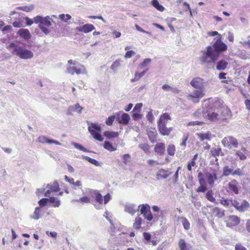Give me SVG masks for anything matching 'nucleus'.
<instances>
[{"label": "nucleus", "mask_w": 250, "mask_h": 250, "mask_svg": "<svg viewBox=\"0 0 250 250\" xmlns=\"http://www.w3.org/2000/svg\"><path fill=\"white\" fill-rule=\"evenodd\" d=\"M207 189V188L205 186H201L200 187H198L196 189V192H205Z\"/></svg>", "instance_id": "nucleus-60"}, {"label": "nucleus", "mask_w": 250, "mask_h": 250, "mask_svg": "<svg viewBox=\"0 0 250 250\" xmlns=\"http://www.w3.org/2000/svg\"><path fill=\"white\" fill-rule=\"evenodd\" d=\"M206 197L210 202L218 204V202H216L215 198L213 197V193L212 190H209L207 192Z\"/></svg>", "instance_id": "nucleus-30"}, {"label": "nucleus", "mask_w": 250, "mask_h": 250, "mask_svg": "<svg viewBox=\"0 0 250 250\" xmlns=\"http://www.w3.org/2000/svg\"><path fill=\"white\" fill-rule=\"evenodd\" d=\"M181 219H182V224L184 229L186 230H188L190 227V224L188 221L185 217H182Z\"/></svg>", "instance_id": "nucleus-47"}, {"label": "nucleus", "mask_w": 250, "mask_h": 250, "mask_svg": "<svg viewBox=\"0 0 250 250\" xmlns=\"http://www.w3.org/2000/svg\"><path fill=\"white\" fill-rule=\"evenodd\" d=\"M210 153L214 157L223 155L222 149L220 147H212L210 150Z\"/></svg>", "instance_id": "nucleus-29"}, {"label": "nucleus", "mask_w": 250, "mask_h": 250, "mask_svg": "<svg viewBox=\"0 0 250 250\" xmlns=\"http://www.w3.org/2000/svg\"><path fill=\"white\" fill-rule=\"evenodd\" d=\"M72 145L76 148L80 150H82L83 151H84V152H87V150L84 148L83 146H82V145H80L79 144H78V143H74V142H73L72 143Z\"/></svg>", "instance_id": "nucleus-50"}, {"label": "nucleus", "mask_w": 250, "mask_h": 250, "mask_svg": "<svg viewBox=\"0 0 250 250\" xmlns=\"http://www.w3.org/2000/svg\"><path fill=\"white\" fill-rule=\"evenodd\" d=\"M94 29V26L91 24H85L81 27L77 28V30L78 31L84 32L85 33L91 32Z\"/></svg>", "instance_id": "nucleus-23"}, {"label": "nucleus", "mask_w": 250, "mask_h": 250, "mask_svg": "<svg viewBox=\"0 0 250 250\" xmlns=\"http://www.w3.org/2000/svg\"><path fill=\"white\" fill-rule=\"evenodd\" d=\"M138 208H141V214L143 215L146 219L149 221L153 219V215L150 211V207L148 205H140Z\"/></svg>", "instance_id": "nucleus-10"}, {"label": "nucleus", "mask_w": 250, "mask_h": 250, "mask_svg": "<svg viewBox=\"0 0 250 250\" xmlns=\"http://www.w3.org/2000/svg\"><path fill=\"white\" fill-rule=\"evenodd\" d=\"M83 109V107L80 105L79 104H76L74 105L70 106L67 111V114L68 115L71 114L72 112H77L78 113L80 114L82 113V109Z\"/></svg>", "instance_id": "nucleus-21"}, {"label": "nucleus", "mask_w": 250, "mask_h": 250, "mask_svg": "<svg viewBox=\"0 0 250 250\" xmlns=\"http://www.w3.org/2000/svg\"><path fill=\"white\" fill-rule=\"evenodd\" d=\"M240 218L235 215H230L227 222V226L229 228L235 227L240 223Z\"/></svg>", "instance_id": "nucleus-15"}, {"label": "nucleus", "mask_w": 250, "mask_h": 250, "mask_svg": "<svg viewBox=\"0 0 250 250\" xmlns=\"http://www.w3.org/2000/svg\"><path fill=\"white\" fill-rule=\"evenodd\" d=\"M93 194L95 196L96 201L99 203V204L101 205L103 203V196L101 193L99 192V191L94 190Z\"/></svg>", "instance_id": "nucleus-33"}, {"label": "nucleus", "mask_w": 250, "mask_h": 250, "mask_svg": "<svg viewBox=\"0 0 250 250\" xmlns=\"http://www.w3.org/2000/svg\"><path fill=\"white\" fill-rule=\"evenodd\" d=\"M250 207L249 203L246 200H243L240 204L237 209L239 211L244 212Z\"/></svg>", "instance_id": "nucleus-28"}, {"label": "nucleus", "mask_w": 250, "mask_h": 250, "mask_svg": "<svg viewBox=\"0 0 250 250\" xmlns=\"http://www.w3.org/2000/svg\"><path fill=\"white\" fill-rule=\"evenodd\" d=\"M34 8V5H30L29 6H20L17 8V9L25 11V12H30L33 10Z\"/></svg>", "instance_id": "nucleus-38"}, {"label": "nucleus", "mask_w": 250, "mask_h": 250, "mask_svg": "<svg viewBox=\"0 0 250 250\" xmlns=\"http://www.w3.org/2000/svg\"><path fill=\"white\" fill-rule=\"evenodd\" d=\"M205 112H206V111L204 109H200L197 110L196 112L194 113L193 116L200 119L202 118H204L203 116V114H204Z\"/></svg>", "instance_id": "nucleus-44"}, {"label": "nucleus", "mask_w": 250, "mask_h": 250, "mask_svg": "<svg viewBox=\"0 0 250 250\" xmlns=\"http://www.w3.org/2000/svg\"><path fill=\"white\" fill-rule=\"evenodd\" d=\"M143 104L142 103L137 104L133 108V112H140L141 111Z\"/></svg>", "instance_id": "nucleus-53"}, {"label": "nucleus", "mask_w": 250, "mask_h": 250, "mask_svg": "<svg viewBox=\"0 0 250 250\" xmlns=\"http://www.w3.org/2000/svg\"><path fill=\"white\" fill-rule=\"evenodd\" d=\"M139 147L144 151L145 152L147 153L149 151L150 147L147 144H141L139 145Z\"/></svg>", "instance_id": "nucleus-46"}, {"label": "nucleus", "mask_w": 250, "mask_h": 250, "mask_svg": "<svg viewBox=\"0 0 250 250\" xmlns=\"http://www.w3.org/2000/svg\"><path fill=\"white\" fill-rule=\"evenodd\" d=\"M59 18L64 22H67V21L71 19V16L69 14H62L59 16Z\"/></svg>", "instance_id": "nucleus-41"}, {"label": "nucleus", "mask_w": 250, "mask_h": 250, "mask_svg": "<svg viewBox=\"0 0 250 250\" xmlns=\"http://www.w3.org/2000/svg\"><path fill=\"white\" fill-rule=\"evenodd\" d=\"M88 130L93 138L99 141H102L104 139L100 133L101 130L100 125L97 123L89 124V123H88Z\"/></svg>", "instance_id": "nucleus-5"}, {"label": "nucleus", "mask_w": 250, "mask_h": 250, "mask_svg": "<svg viewBox=\"0 0 250 250\" xmlns=\"http://www.w3.org/2000/svg\"><path fill=\"white\" fill-rule=\"evenodd\" d=\"M48 202V198H42L38 202V204H39V205L41 207H43V206H45L47 204Z\"/></svg>", "instance_id": "nucleus-55"}, {"label": "nucleus", "mask_w": 250, "mask_h": 250, "mask_svg": "<svg viewBox=\"0 0 250 250\" xmlns=\"http://www.w3.org/2000/svg\"><path fill=\"white\" fill-rule=\"evenodd\" d=\"M221 143L223 146L229 149L232 148H236L238 146V142L237 140L233 136H229L224 138Z\"/></svg>", "instance_id": "nucleus-7"}, {"label": "nucleus", "mask_w": 250, "mask_h": 250, "mask_svg": "<svg viewBox=\"0 0 250 250\" xmlns=\"http://www.w3.org/2000/svg\"><path fill=\"white\" fill-rule=\"evenodd\" d=\"M167 153L170 156H173L175 152V147L173 145H169L167 148Z\"/></svg>", "instance_id": "nucleus-39"}, {"label": "nucleus", "mask_w": 250, "mask_h": 250, "mask_svg": "<svg viewBox=\"0 0 250 250\" xmlns=\"http://www.w3.org/2000/svg\"><path fill=\"white\" fill-rule=\"evenodd\" d=\"M37 140H38V142L42 143V144H46V143H47L49 144H54L56 145H61V143H60L59 142H58L56 140H53L51 139L48 138L46 136H43V135L40 136L38 138Z\"/></svg>", "instance_id": "nucleus-17"}, {"label": "nucleus", "mask_w": 250, "mask_h": 250, "mask_svg": "<svg viewBox=\"0 0 250 250\" xmlns=\"http://www.w3.org/2000/svg\"><path fill=\"white\" fill-rule=\"evenodd\" d=\"M235 155L239 157V159L241 160H245L246 159L247 157L244 153L241 151L240 150H236L235 151Z\"/></svg>", "instance_id": "nucleus-52"}, {"label": "nucleus", "mask_w": 250, "mask_h": 250, "mask_svg": "<svg viewBox=\"0 0 250 250\" xmlns=\"http://www.w3.org/2000/svg\"><path fill=\"white\" fill-rule=\"evenodd\" d=\"M147 163L150 166L158 165L160 164L156 161H154L152 159H149L147 161Z\"/></svg>", "instance_id": "nucleus-63"}, {"label": "nucleus", "mask_w": 250, "mask_h": 250, "mask_svg": "<svg viewBox=\"0 0 250 250\" xmlns=\"http://www.w3.org/2000/svg\"><path fill=\"white\" fill-rule=\"evenodd\" d=\"M151 3H152V5L156 9H157L158 10H159L161 12H163L165 9L164 7L159 3V2L157 0H152V1H151Z\"/></svg>", "instance_id": "nucleus-32"}, {"label": "nucleus", "mask_w": 250, "mask_h": 250, "mask_svg": "<svg viewBox=\"0 0 250 250\" xmlns=\"http://www.w3.org/2000/svg\"><path fill=\"white\" fill-rule=\"evenodd\" d=\"M212 214L218 218H222L225 215L224 210H221L217 207H215L212 209Z\"/></svg>", "instance_id": "nucleus-27"}, {"label": "nucleus", "mask_w": 250, "mask_h": 250, "mask_svg": "<svg viewBox=\"0 0 250 250\" xmlns=\"http://www.w3.org/2000/svg\"><path fill=\"white\" fill-rule=\"evenodd\" d=\"M123 157V162L126 165L127 162L129 161L130 159V156L129 154H125L122 156Z\"/></svg>", "instance_id": "nucleus-54"}, {"label": "nucleus", "mask_w": 250, "mask_h": 250, "mask_svg": "<svg viewBox=\"0 0 250 250\" xmlns=\"http://www.w3.org/2000/svg\"><path fill=\"white\" fill-rule=\"evenodd\" d=\"M151 62V60L149 58L146 59L144 60V61L141 62L139 65V67L140 68H143L148 64H149Z\"/></svg>", "instance_id": "nucleus-42"}, {"label": "nucleus", "mask_w": 250, "mask_h": 250, "mask_svg": "<svg viewBox=\"0 0 250 250\" xmlns=\"http://www.w3.org/2000/svg\"><path fill=\"white\" fill-rule=\"evenodd\" d=\"M169 120H170V117L167 113L163 114L160 118L158 123V127L160 133L162 135H168L171 131V128L166 127L167 121Z\"/></svg>", "instance_id": "nucleus-4"}, {"label": "nucleus", "mask_w": 250, "mask_h": 250, "mask_svg": "<svg viewBox=\"0 0 250 250\" xmlns=\"http://www.w3.org/2000/svg\"><path fill=\"white\" fill-rule=\"evenodd\" d=\"M220 203L225 207H228L230 204V202L227 199L222 198L221 200H220Z\"/></svg>", "instance_id": "nucleus-57"}, {"label": "nucleus", "mask_w": 250, "mask_h": 250, "mask_svg": "<svg viewBox=\"0 0 250 250\" xmlns=\"http://www.w3.org/2000/svg\"><path fill=\"white\" fill-rule=\"evenodd\" d=\"M221 102H216L214 103V106L211 111H206L203 116L208 118L211 121L222 122L227 120L231 117L230 111L226 105H221Z\"/></svg>", "instance_id": "nucleus-2"}, {"label": "nucleus", "mask_w": 250, "mask_h": 250, "mask_svg": "<svg viewBox=\"0 0 250 250\" xmlns=\"http://www.w3.org/2000/svg\"><path fill=\"white\" fill-rule=\"evenodd\" d=\"M188 137H189V133H184V134L183 135V138H182V141L180 143L181 146H183L184 148L186 147V146H187L186 142H187V141L188 140Z\"/></svg>", "instance_id": "nucleus-40"}, {"label": "nucleus", "mask_w": 250, "mask_h": 250, "mask_svg": "<svg viewBox=\"0 0 250 250\" xmlns=\"http://www.w3.org/2000/svg\"><path fill=\"white\" fill-rule=\"evenodd\" d=\"M18 34L22 38L25 40H28L31 38V35L29 30L27 29L21 28L20 29Z\"/></svg>", "instance_id": "nucleus-24"}, {"label": "nucleus", "mask_w": 250, "mask_h": 250, "mask_svg": "<svg viewBox=\"0 0 250 250\" xmlns=\"http://www.w3.org/2000/svg\"><path fill=\"white\" fill-rule=\"evenodd\" d=\"M171 174L168 170L161 168L158 170L156 174V177L157 180L167 178Z\"/></svg>", "instance_id": "nucleus-19"}, {"label": "nucleus", "mask_w": 250, "mask_h": 250, "mask_svg": "<svg viewBox=\"0 0 250 250\" xmlns=\"http://www.w3.org/2000/svg\"><path fill=\"white\" fill-rule=\"evenodd\" d=\"M117 119V115H113L111 116L110 117H109L107 119L106 121V124L108 125H112L115 119Z\"/></svg>", "instance_id": "nucleus-49"}, {"label": "nucleus", "mask_w": 250, "mask_h": 250, "mask_svg": "<svg viewBox=\"0 0 250 250\" xmlns=\"http://www.w3.org/2000/svg\"><path fill=\"white\" fill-rule=\"evenodd\" d=\"M104 147L110 151H114L116 150V148L114 147L110 142L107 141L104 142Z\"/></svg>", "instance_id": "nucleus-35"}, {"label": "nucleus", "mask_w": 250, "mask_h": 250, "mask_svg": "<svg viewBox=\"0 0 250 250\" xmlns=\"http://www.w3.org/2000/svg\"><path fill=\"white\" fill-rule=\"evenodd\" d=\"M135 54V52L133 50L127 51L125 55V58H130L133 55Z\"/></svg>", "instance_id": "nucleus-58"}, {"label": "nucleus", "mask_w": 250, "mask_h": 250, "mask_svg": "<svg viewBox=\"0 0 250 250\" xmlns=\"http://www.w3.org/2000/svg\"><path fill=\"white\" fill-rule=\"evenodd\" d=\"M154 150L157 154L162 155L165 152V145L163 143H157L154 147Z\"/></svg>", "instance_id": "nucleus-22"}, {"label": "nucleus", "mask_w": 250, "mask_h": 250, "mask_svg": "<svg viewBox=\"0 0 250 250\" xmlns=\"http://www.w3.org/2000/svg\"><path fill=\"white\" fill-rule=\"evenodd\" d=\"M216 40L212 45H208L206 50L201 52L202 55L199 60L202 64L211 65L218 59L221 52L226 51L227 45L221 41L220 36L214 39Z\"/></svg>", "instance_id": "nucleus-1"}, {"label": "nucleus", "mask_w": 250, "mask_h": 250, "mask_svg": "<svg viewBox=\"0 0 250 250\" xmlns=\"http://www.w3.org/2000/svg\"><path fill=\"white\" fill-rule=\"evenodd\" d=\"M228 62L224 60H221L218 62L216 64V69L218 70H224L228 67Z\"/></svg>", "instance_id": "nucleus-25"}, {"label": "nucleus", "mask_w": 250, "mask_h": 250, "mask_svg": "<svg viewBox=\"0 0 250 250\" xmlns=\"http://www.w3.org/2000/svg\"><path fill=\"white\" fill-rule=\"evenodd\" d=\"M142 219L141 217L137 216L135 218V222L133 224V227L136 229H139L141 227Z\"/></svg>", "instance_id": "nucleus-34"}, {"label": "nucleus", "mask_w": 250, "mask_h": 250, "mask_svg": "<svg viewBox=\"0 0 250 250\" xmlns=\"http://www.w3.org/2000/svg\"><path fill=\"white\" fill-rule=\"evenodd\" d=\"M46 187L48 189L44 193V196L46 197H49L51 192H57L60 190L59 184L56 181L47 184Z\"/></svg>", "instance_id": "nucleus-12"}, {"label": "nucleus", "mask_w": 250, "mask_h": 250, "mask_svg": "<svg viewBox=\"0 0 250 250\" xmlns=\"http://www.w3.org/2000/svg\"><path fill=\"white\" fill-rule=\"evenodd\" d=\"M172 87L167 84H165L162 86V89L166 91L171 92Z\"/></svg>", "instance_id": "nucleus-61"}, {"label": "nucleus", "mask_w": 250, "mask_h": 250, "mask_svg": "<svg viewBox=\"0 0 250 250\" xmlns=\"http://www.w3.org/2000/svg\"><path fill=\"white\" fill-rule=\"evenodd\" d=\"M179 247L180 250H188L187 244L184 239H180L179 241Z\"/></svg>", "instance_id": "nucleus-37"}, {"label": "nucleus", "mask_w": 250, "mask_h": 250, "mask_svg": "<svg viewBox=\"0 0 250 250\" xmlns=\"http://www.w3.org/2000/svg\"><path fill=\"white\" fill-rule=\"evenodd\" d=\"M52 19L49 16L43 17L41 16H37L34 18V21L35 23L39 24V27H49L51 25Z\"/></svg>", "instance_id": "nucleus-8"}, {"label": "nucleus", "mask_w": 250, "mask_h": 250, "mask_svg": "<svg viewBox=\"0 0 250 250\" xmlns=\"http://www.w3.org/2000/svg\"><path fill=\"white\" fill-rule=\"evenodd\" d=\"M196 135L201 141H203L205 140L209 141L211 139V134L209 132L207 133H198Z\"/></svg>", "instance_id": "nucleus-26"}, {"label": "nucleus", "mask_w": 250, "mask_h": 250, "mask_svg": "<svg viewBox=\"0 0 250 250\" xmlns=\"http://www.w3.org/2000/svg\"><path fill=\"white\" fill-rule=\"evenodd\" d=\"M40 217V208L37 207L35 208L32 218L35 220H38Z\"/></svg>", "instance_id": "nucleus-43"}, {"label": "nucleus", "mask_w": 250, "mask_h": 250, "mask_svg": "<svg viewBox=\"0 0 250 250\" xmlns=\"http://www.w3.org/2000/svg\"><path fill=\"white\" fill-rule=\"evenodd\" d=\"M238 187V183L236 180H232L228 184L229 189L236 194H238L239 193Z\"/></svg>", "instance_id": "nucleus-20"}, {"label": "nucleus", "mask_w": 250, "mask_h": 250, "mask_svg": "<svg viewBox=\"0 0 250 250\" xmlns=\"http://www.w3.org/2000/svg\"><path fill=\"white\" fill-rule=\"evenodd\" d=\"M139 208L138 207L137 208L136 205L135 204H128L125 206V211L131 215H133L136 212L139 211Z\"/></svg>", "instance_id": "nucleus-18"}, {"label": "nucleus", "mask_w": 250, "mask_h": 250, "mask_svg": "<svg viewBox=\"0 0 250 250\" xmlns=\"http://www.w3.org/2000/svg\"><path fill=\"white\" fill-rule=\"evenodd\" d=\"M190 84L191 85L196 89H202L204 87V82L203 79L196 77L190 82Z\"/></svg>", "instance_id": "nucleus-14"}, {"label": "nucleus", "mask_w": 250, "mask_h": 250, "mask_svg": "<svg viewBox=\"0 0 250 250\" xmlns=\"http://www.w3.org/2000/svg\"><path fill=\"white\" fill-rule=\"evenodd\" d=\"M7 48L12 49L11 53L21 59L29 60L34 57V53L30 50L14 42L10 43Z\"/></svg>", "instance_id": "nucleus-3"}, {"label": "nucleus", "mask_w": 250, "mask_h": 250, "mask_svg": "<svg viewBox=\"0 0 250 250\" xmlns=\"http://www.w3.org/2000/svg\"><path fill=\"white\" fill-rule=\"evenodd\" d=\"M235 250H247L245 247L243 246L240 244H237L235 245Z\"/></svg>", "instance_id": "nucleus-64"}, {"label": "nucleus", "mask_w": 250, "mask_h": 250, "mask_svg": "<svg viewBox=\"0 0 250 250\" xmlns=\"http://www.w3.org/2000/svg\"><path fill=\"white\" fill-rule=\"evenodd\" d=\"M66 73L72 75L75 73L79 75L81 74H85L86 73V71L83 65L78 64V65L76 66H67Z\"/></svg>", "instance_id": "nucleus-9"}, {"label": "nucleus", "mask_w": 250, "mask_h": 250, "mask_svg": "<svg viewBox=\"0 0 250 250\" xmlns=\"http://www.w3.org/2000/svg\"><path fill=\"white\" fill-rule=\"evenodd\" d=\"M132 116L133 119L135 121L140 119L142 118V115L139 114V112H133Z\"/></svg>", "instance_id": "nucleus-59"}, {"label": "nucleus", "mask_w": 250, "mask_h": 250, "mask_svg": "<svg viewBox=\"0 0 250 250\" xmlns=\"http://www.w3.org/2000/svg\"><path fill=\"white\" fill-rule=\"evenodd\" d=\"M230 203L231 205L234 207L237 210L241 203L237 202L236 200H231Z\"/></svg>", "instance_id": "nucleus-62"}, {"label": "nucleus", "mask_w": 250, "mask_h": 250, "mask_svg": "<svg viewBox=\"0 0 250 250\" xmlns=\"http://www.w3.org/2000/svg\"><path fill=\"white\" fill-rule=\"evenodd\" d=\"M74 201L79 202H81L83 203H88L90 202V199L87 196L80 198L78 199L74 200Z\"/></svg>", "instance_id": "nucleus-51"}, {"label": "nucleus", "mask_w": 250, "mask_h": 250, "mask_svg": "<svg viewBox=\"0 0 250 250\" xmlns=\"http://www.w3.org/2000/svg\"><path fill=\"white\" fill-rule=\"evenodd\" d=\"M84 159L87 160L88 162L90 163L91 164L96 166H99L100 164L98 161H97L96 160L92 159L90 158L88 156H85Z\"/></svg>", "instance_id": "nucleus-45"}, {"label": "nucleus", "mask_w": 250, "mask_h": 250, "mask_svg": "<svg viewBox=\"0 0 250 250\" xmlns=\"http://www.w3.org/2000/svg\"><path fill=\"white\" fill-rule=\"evenodd\" d=\"M205 94L202 90H194L193 92L186 96L188 101H191L194 103H197L199 102L200 99L204 97Z\"/></svg>", "instance_id": "nucleus-11"}, {"label": "nucleus", "mask_w": 250, "mask_h": 250, "mask_svg": "<svg viewBox=\"0 0 250 250\" xmlns=\"http://www.w3.org/2000/svg\"><path fill=\"white\" fill-rule=\"evenodd\" d=\"M48 201L54 204L53 207H59L61 205L60 201L54 197L49 198L48 199Z\"/></svg>", "instance_id": "nucleus-36"}, {"label": "nucleus", "mask_w": 250, "mask_h": 250, "mask_svg": "<svg viewBox=\"0 0 250 250\" xmlns=\"http://www.w3.org/2000/svg\"><path fill=\"white\" fill-rule=\"evenodd\" d=\"M120 66V61L119 60L115 61L111 66V69L116 71L117 68Z\"/></svg>", "instance_id": "nucleus-48"}, {"label": "nucleus", "mask_w": 250, "mask_h": 250, "mask_svg": "<svg viewBox=\"0 0 250 250\" xmlns=\"http://www.w3.org/2000/svg\"><path fill=\"white\" fill-rule=\"evenodd\" d=\"M104 135L108 139L117 137L119 133L116 132L106 131L104 132Z\"/></svg>", "instance_id": "nucleus-31"}, {"label": "nucleus", "mask_w": 250, "mask_h": 250, "mask_svg": "<svg viewBox=\"0 0 250 250\" xmlns=\"http://www.w3.org/2000/svg\"><path fill=\"white\" fill-rule=\"evenodd\" d=\"M203 124V121H192V122H189L188 124L187 125L188 126L199 125H201Z\"/></svg>", "instance_id": "nucleus-56"}, {"label": "nucleus", "mask_w": 250, "mask_h": 250, "mask_svg": "<svg viewBox=\"0 0 250 250\" xmlns=\"http://www.w3.org/2000/svg\"><path fill=\"white\" fill-rule=\"evenodd\" d=\"M231 175L232 176H242L243 175V172L242 169L237 168L236 169H234L232 166H225L223 168V176H229Z\"/></svg>", "instance_id": "nucleus-6"}, {"label": "nucleus", "mask_w": 250, "mask_h": 250, "mask_svg": "<svg viewBox=\"0 0 250 250\" xmlns=\"http://www.w3.org/2000/svg\"><path fill=\"white\" fill-rule=\"evenodd\" d=\"M205 177L209 186L212 187L215 181L217 179L216 171L214 170L212 173L206 172Z\"/></svg>", "instance_id": "nucleus-13"}, {"label": "nucleus", "mask_w": 250, "mask_h": 250, "mask_svg": "<svg viewBox=\"0 0 250 250\" xmlns=\"http://www.w3.org/2000/svg\"><path fill=\"white\" fill-rule=\"evenodd\" d=\"M130 120V116L127 113H123L121 117L120 112L117 113V121L119 124L127 125L128 124Z\"/></svg>", "instance_id": "nucleus-16"}]
</instances>
